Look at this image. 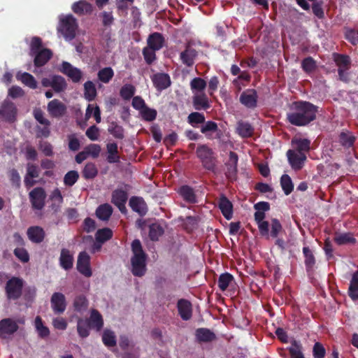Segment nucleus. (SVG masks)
<instances>
[{"mask_svg":"<svg viewBox=\"0 0 358 358\" xmlns=\"http://www.w3.org/2000/svg\"><path fill=\"white\" fill-rule=\"evenodd\" d=\"M34 327L37 331L38 335L41 338H46L50 334L49 329L44 325L42 319L37 316L34 320Z\"/></svg>","mask_w":358,"mask_h":358,"instance_id":"obj_39","label":"nucleus"},{"mask_svg":"<svg viewBox=\"0 0 358 358\" xmlns=\"http://www.w3.org/2000/svg\"><path fill=\"white\" fill-rule=\"evenodd\" d=\"M113 236V231L108 228H103L96 231L95 237L97 242L104 243L110 239Z\"/></svg>","mask_w":358,"mask_h":358,"instance_id":"obj_47","label":"nucleus"},{"mask_svg":"<svg viewBox=\"0 0 358 358\" xmlns=\"http://www.w3.org/2000/svg\"><path fill=\"white\" fill-rule=\"evenodd\" d=\"M51 308L55 313H63L66 308V301L64 294L55 292L50 299Z\"/></svg>","mask_w":358,"mask_h":358,"instance_id":"obj_11","label":"nucleus"},{"mask_svg":"<svg viewBox=\"0 0 358 358\" xmlns=\"http://www.w3.org/2000/svg\"><path fill=\"white\" fill-rule=\"evenodd\" d=\"M85 97L89 101H92L96 95V90L94 83L91 81H87L84 84Z\"/></svg>","mask_w":358,"mask_h":358,"instance_id":"obj_45","label":"nucleus"},{"mask_svg":"<svg viewBox=\"0 0 358 358\" xmlns=\"http://www.w3.org/2000/svg\"><path fill=\"white\" fill-rule=\"evenodd\" d=\"M91 326L87 320L79 318L77 322V331L81 338H86L90 334V329Z\"/></svg>","mask_w":358,"mask_h":358,"instance_id":"obj_37","label":"nucleus"},{"mask_svg":"<svg viewBox=\"0 0 358 358\" xmlns=\"http://www.w3.org/2000/svg\"><path fill=\"white\" fill-rule=\"evenodd\" d=\"M59 71L68 76L73 83H79L83 77V72L67 62H63Z\"/></svg>","mask_w":358,"mask_h":358,"instance_id":"obj_10","label":"nucleus"},{"mask_svg":"<svg viewBox=\"0 0 358 358\" xmlns=\"http://www.w3.org/2000/svg\"><path fill=\"white\" fill-rule=\"evenodd\" d=\"M129 206L134 211L141 216L145 215L148 212L147 204L141 197H131L129 200Z\"/></svg>","mask_w":358,"mask_h":358,"instance_id":"obj_21","label":"nucleus"},{"mask_svg":"<svg viewBox=\"0 0 358 358\" xmlns=\"http://www.w3.org/2000/svg\"><path fill=\"white\" fill-rule=\"evenodd\" d=\"M355 141V137L350 133L342 132L340 134V142L345 147H350Z\"/></svg>","mask_w":358,"mask_h":358,"instance_id":"obj_63","label":"nucleus"},{"mask_svg":"<svg viewBox=\"0 0 358 358\" xmlns=\"http://www.w3.org/2000/svg\"><path fill=\"white\" fill-rule=\"evenodd\" d=\"M15 256L22 262L27 263L29 260V255L24 248L18 247L14 250Z\"/></svg>","mask_w":358,"mask_h":358,"instance_id":"obj_58","label":"nucleus"},{"mask_svg":"<svg viewBox=\"0 0 358 358\" xmlns=\"http://www.w3.org/2000/svg\"><path fill=\"white\" fill-rule=\"evenodd\" d=\"M293 111L287 114L289 122L296 126H304L313 121L316 116V107L309 102H296Z\"/></svg>","mask_w":358,"mask_h":358,"instance_id":"obj_1","label":"nucleus"},{"mask_svg":"<svg viewBox=\"0 0 358 358\" xmlns=\"http://www.w3.org/2000/svg\"><path fill=\"white\" fill-rule=\"evenodd\" d=\"M195 336L199 342L207 343L215 339V334L206 328H199L196 330Z\"/></svg>","mask_w":358,"mask_h":358,"instance_id":"obj_26","label":"nucleus"},{"mask_svg":"<svg viewBox=\"0 0 358 358\" xmlns=\"http://www.w3.org/2000/svg\"><path fill=\"white\" fill-rule=\"evenodd\" d=\"M27 235L32 243H40L45 238V231L41 227L33 226L28 228Z\"/></svg>","mask_w":358,"mask_h":358,"instance_id":"obj_17","label":"nucleus"},{"mask_svg":"<svg viewBox=\"0 0 358 358\" xmlns=\"http://www.w3.org/2000/svg\"><path fill=\"white\" fill-rule=\"evenodd\" d=\"M147 43V45H163L164 40L161 34L155 32L149 36Z\"/></svg>","mask_w":358,"mask_h":358,"instance_id":"obj_62","label":"nucleus"},{"mask_svg":"<svg viewBox=\"0 0 358 358\" xmlns=\"http://www.w3.org/2000/svg\"><path fill=\"white\" fill-rule=\"evenodd\" d=\"M206 87V83L200 78H195L190 82V87L193 94L202 93Z\"/></svg>","mask_w":358,"mask_h":358,"instance_id":"obj_41","label":"nucleus"},{"mask_svg":"<svg viewBox=\"0 0 358 358\" xmlns=\"http://www.w3.org/2000/svg\"><path fill=\"white\" fill-rule=\"evenodd\" d=\"M47 109L50 115L59 117L64 114L66 106L58 99H53L48 103Z\"/></svg>","mask_w":358,"mask_h":358,"instance_id":"obj_16","label":"nucleus"},{"mask_svg":"<svg viewBox=\"0 0 358 358\" xmlns=\"http://www.w3.org/2000/svg\"><path fill=\"white\" fill-rule=\"evenodd\" d=\"M108 157L107 160L109 163L117 162L120 159L118 155V147L115 143H110L106 145Z\"/></svg>","mask_w":358,"mask_h":358,"instance_id":"obj_35","label":"nucleus"},{"mask_svg":"<svg viewBox=\"0 0 358 358\" xmlns=\"http://www.w3.org/2000/svg\"><path fill=\"white\" fill-rule=\"evenodd\" d=\"M349 296L353 300H356L358 299V273H355L352 275V280L350 281L349 289H348Z\"/></svg>","mask_w":358,"mask_h":358,"instance_id":"obj_42","label":"nucleus"},{"mask_svg":"<svg viewBox=\"0 0 358 358\" xmlns=\"http://www.w3.org/2000/svg\"><path fill=\"white\" fill-rule=\"evenodd\" d=\"M345 38L352 45H356L358 43V32L354 29H347Z\"/></svg>","mask_w":358,"mask_h":358,"instance_id":"obj_64","label":"nucleus"},{"mask_svg":"<svg viewBox=\"0 0 358 358\" xmlns=\"http://www.w3.org/2000/svg\"><path fill=\"white\" fill-rule=\"evenodd\" d=\"M188 122L192 126V127H197L199 124L203 123L205 121V117L203 114L198 113V112H194L190 113L188 115L187 117Z\"/></svg>","mask_w":358,"mask_h":358,"instance_id":"obj_51","label":"nucleus"},{"mask_svg":"<svg viewBox=\"0 0 358 358\" xmlns=\"http://www.w3.org/2000/svg\"><path fill=\"white\" fill-rule=\"evenodd\" d=\"M59 264L65 270H69L73 265V257L67 249H62L59 257Z\"/></svg>","mask_w":358,"mask_h":358,"instance_id":"obj_25","label":"nucleus"},{"mask_svg":"<svg viewBox=\"0 0 358 358\" xmlns=\"http://www.w3.org/2000/svg\"><path fill=\"white\" fill-rule=\"evenodd\" d=\"M142 117L148 122L153 121L157 117V111L147 106L140 112Z\"/></svg>","mask_w":358,"mask_h":358,"instance_id":"obj_55","label":"nucleus"},{"mask_svg":"<svg viewBox=\"0 0 358 358\" xmlns=\"http://www.w3.org/2000/svg\"><path fill=\"white\" fill-rule=\"evenodd\" d=\"M76 266L78 271L85 277L92 276L90 257L86 252H81L78 255Z\"/></svg>","mask_w":358,"mask_h":358,"instance_id":"obj_9","label":"nucleus"},{"mask_svg":"<svg viewBox=\"0 0 358 358\" xmlns=\"http://www.w3.org/2000/svg\"><path fill=\"white\" fill-rule=\"evenodd\" d=\"M196 155L206 169L210 171L215 170V158L210 148L204 145H200L196 149Z\"/></svg>","mask_w":358,"mask_h":358,"instance_id":"obj_6","label":"nucleus"},{"mask_svg":"<svg viewBox=\"0 0 358 358\" xmlns=\"http://www.w3.org/2000/svg\"><path fill=\"white\" fill-rule=\"evenodd\" d=\"M91 327L99 331L103 325V321L101 315L96 310H92L90 319L88 320Z\"/></svg>","mask_w":358,"mask_h":358,"instance_id":"obj_31","label":"nucleus"},{"mask_svg":"<svg viewBox=\"0 0 358 358\" xmlns=\"http://www.w3.org/2000/svg\"><path fill=\"white\" fill-rule=\"evenodd\" d=\"M112 213L113 208L108 203L99 206L96 210V215L98 218L103 221L108 220L111 216Z\"/></svg>","mask_w":358,"mask_h":358,"instance_id":"obj_34","label":"nucleus"},{"mask_svg":"<svg viewBox=\"0 0 358 358\" xmlns=\"http://www.w3.org/2000/svg\"><path fill=\"white\" fill-rule=\"evenodd\" d=\"M78 28L77 20L71 15H60L59 16L58 32L65 38L66 42L72 40Z\"/></svg>","mask_w":358,"mask_h":358,"instance_id":"obj_4","label":"nucleus"},{"mask_svg":"<svg viewBox=\"0 0 358 358\" xmlns=\"http://www.w3.org/2000/svg\"><path fill=\"white\" fill-rule=\"evenodd\" d=\"M238 155L233 152L229 153V159L227 164V170L226 175L230 180H234L237 173Z\"/></svg>","mask_w":358,"mask_h":358,"instance_id":"obj_22","label":"nucleus"},{"mask_svg":"<svg viewBox=\"0 0 358 358\" xmlns=\"http://www.w3.org/2000/svg\"><path fill=\"white\" fill-rule=\"evenodd\" d=\"M303 252L305 256V263L308 268H311L315 264V257L313 252L308 247L303 248Z\"/></svg>","mask_w":358,"mask_h":358,"instance_id":"obj_61","label":"nucleus"},{"mask_svg":"<svg viewBox=\"0 0 358 358\" xmlns=\"http://www.w3.org/2000/svg\"><path fill=\"white\" fill-rule=\"evenodd\" d=\"M163 234L162 228L157 224H153L150 227L149 236L151 240L157 241Z\"/></svg>","mask_w":358,"mask_h":358,"instance_id":"obj_60","label":"nucleus"},{"mask_svg":"<svg viewBox=\"0 0 358 358\" xmlns=\"http://www.w3.org/2000/svg\"><path fill=\"white\" fill-rule=\"evenodd\" d=\"M287 156L292 168L296 171L301 169L306 160V154L297 153L294 150H288Z\"/></svg>","mask_w":358,"mask_h":358,"instance_id":"obj_13","label":"nucleus"},{"mask_svg":"<svg viewBox=\"0 0 358 358\" xmlns=\"http://www.w3.org/2000/svg\"><path fill=\"white\" fill-rule=\"evenodd\" d=\"M193 105L196 110L207 109L210 107L208 98L203 92L194 94Z\"/></svg>","mask_w":358,"mask_h":358,"instance_id":"obj_27","label":"nucleus"},{"mask_svg":"<svg viewBox=\"0 0 358 358\" xmlns=\"http://www.w3.org/2000/svg\"><path fill=\"white\" fill-rule=\"evenodd\" d=\"M233 279V276L228 273L221 274L217 282L218 287L222 291L226 290Z\"/></svg>","mask_w":358,"mask_h":358,"instance_id":"obj_48","label":"nucleus"},{"mask_svg":"<svg viewBox=\"0 0 358 358\" xmlns=\"http://www.w3.org/2000/svg\"><path fill=\"white\" fill-rule=\"evenodd\" d=\"M162 46H145L143 50L145 61L150 64L155 59V51L158 50Z\"/></svg>","mask_w":358,"mask_h":358,"instance_id":"obj_46","label":"nucleus"},{"mask_svg":"<svg viewBox=\"0 0 358 358\" xmlns=\"http://www.w3.org/2000/svg\"><path fill=\"white\" fill-rule=\"evenodd\" d=\"M178 310L180 316L183 320H189L192 317V304L185 299H180L178 302Z\"/></svg>","mask_w":358,"mask_h":358,"instance_id":"obj_23","label":"nucleus"},{"mask_svg":"<svg viewBox=\"0 0 358 358\" xmlns=\"http://www.w3.org/2000/svg\"><path fill=\"white\" fill-rule=\"evenodd\" d=\"M88 305L87 299L82 294L76 296L73 303L74 310L80 313H84L87 309Z\"/></svg>","mask_w":358,"mask_h":358,"instance_id":"obj_30","label":"nucleus"},{"mask_svg":"<svg viewBox=\"0 0 358 358\" xmlns=\"http://www.w3.org/2000/svg\"><path fill=\"white\" fill-rule=\"evenodd\" d=\"M257 93L254 90H247L240 96V101L248 108H253L257 104Z\"/></svg>","mask_w":358,"mask_h":358,"instance_id":"obj_18","label":"nucleus"},{"mask_svg":"<svg viewBox=\"0 0 358 358\" xmlns=\"http://www.w3.org/2000/svg\"><path fill=\"white\" fill-rule=\"evenodd\" d=\"M17 108L14 103L5 100L0 106V121L13 122L16 119Z\"/></svg>","mask_w":358,"mask_h":358,"instance_id":"obj_8","label":"nucleus"},{"mask_svg":"<svg viewBox=\"0 0 358 358\" xmlns=\"http://www.w3.org/2000/svg\"><path fill=\"white\" fill-rule=\"evenodd\" d=\"M79 177L78 173L76 171H69L64 178V182L66 186L73 185Z\"/></svg>","mask_w":358,"mask_h":358,"instance_id":"obj_57","label":"nucleus"},{"mask_svg":"<svg viewBox=\"0 0 358 358\" xmlns=\"http://www.w3.org/2000/svg\"><path fill=\"white\" fill-rule=\"evenodd\" d=\"M98 170L93 163H87L83 171V176L86 179H92L96 176Z\"/></svg>","mask_w":358,"mask_h":358,"instance_id":"obj_49","label":"nucleus"},{"mask_svg":"<svg viewBox=\"0 0 358 358\" xmlns=\"http://www.w3.org/2000/svg\"><path fill=\"white\" fill-rule=\"evenodd\" d=\"M152 80L159 90H164L171 85L170 77L166 73H157L152 76Z\"/></svg>","mask_w":358,"mask_h":358,"instance_id":"obj_24","label":"nucleus"},{"mask_svg":"<svg viewBox=\"0 0 358 358\" xmlns=\"http://www.w3.org/2000/svg\"><path fill=\"white\" fill-rule=\"evenodd\" d=\"M335 242L338 245H345L355 241V238L349 233L338 234L334 237Z\"/></svg>","mask_w":358,"mask_h":358,"instance_id":"obj_53","label":"nucleus"},{"mask_svg":"<svg viewBox=\"0 0 358 358\" xmlns=\"http://www.w3.org/2000/svg\"><path fill=\"white\" fill-rule=\"evenodd\" d=\"M236 130L238 134L243 138L249 137L253 133L252 126L249 123L244 122H239L238 123Z\"/></svg>","mask_w":358,"mask_h":358,"instance_id":"obj_40","label":"nucleus"},{"mask_svg":"<svg viewBox=\"0 0 358 358\" xmlns=\"http://www.w3.org/2000/svg\"><path fill=\"white\" fill-rule=\"evenodd\" d=\"M71 8L78 15L89 14L92 11V5L85 1H79L73 3Z\"/></svg>","mask_w":358,"mask_h":358,"instance_id":"obj_28","label":"nucleus"},{"mask_svg":"<svg viewBox=\"0 0 358 358\" xmlns=\"http://www.w3.org/2000/svg\"><path fill=\"white\" fill-rule=\"evenodd\" d=\"M25 323L24 317H5L0 320V338L11 340Z\"/></svg>","mask_w":358,"mask_h":358,"instance_id":"obj_2","label":"nucleus"},{"mask_svg":"<svg viewBox=\"0 0 358 358\" xmlns=\"http://www.w3.org/2000/svg\"><path fill=\"white\" fill-rule=\"evenodd\" d=\"M310 141L307 138H301L295 137L292 140V149L297 153L306 154L310 150Z\"/></svg>","mask_w":358,"mask_h":358,"instance_id":"obj_19","label":"nucleus"},{"mask_svg":"<svg viewBox=\"0 0 358 358\" xmlns=\"http://www.w3.org/2000/svg\"><path fill=\"white\" fill-rule=\"evenodd\" d=\"M282 188L286 195L289 194L293 190V184L288 175H283L280 179Z\"/></svg>","mask_w":358,"mask_h":358,"instance_id":"obj_52","label":"nucleus"},{"mask_svg":"<svg viewBox=\"0 0 358 358\" xmlns=\"http://www.w3.org/2000/svg\"><path fill=\"white\" fill-rule=\"evenodd\" d=\"M256 212L255 213V220L256 222L264 221L265 218V212L269 210V205L266 202H259L255 205Z\"/></svg>","mask_w":358,"mask_h":358,"instance_id":"obj_33","label":"nucleus"},{"mask_svg":"<svg viewBox=\"0 0 358 358\" xmlns=\"http://www.w3.org/2000/svg\"><path fill=\"white\" fill-rule=\"evenodd\" d=\"M218 206L223 216L228 220L233 216V205L231 202L224 196H222L218 201Z\"/></svg>","mask_w":358,"mask_h":358,"instance_id":"obj_20","label":"nucleus"},{"mask_svg":"<svg viewBox=\"0 0 358 358\" xmlns=\"http://www.w3.org/2000/svg\"><path fill=\"white\" fill-rule=\"evenodd\" d=\"M333 59L338 67V73L341 80L348 82L349 74L348 71L350 68L351 61L348 56L338 53L333 54Z\"/></svg>","mask_w":358,"mask_h":358,"instance_id":"obj_5","label":"nucleus"},{"mask_svg":"<svg viewBox=\"0 0 358 358\" xmlns=\"http://www.w3.org/2000/svg\"><path fill=\"white\" fill-rule=\"evenodd\" d=\"M128 196L127 192L120 189H115L112 193V203L115 205L122 213L126 212V202Z\"/></svg>","mask_w":358,"mask_h":358,"instance_id":"obj_14","label":"nucleus"},{"mask_svg":"<svg viewBox=\"0 0 358 358\" xmlns=\"http://www.w3.org/2000/svg\"><path fill=\"white\" fill-rule=\"evenodd\" d=\"M102 341L107 347H113L116 345V336L113 331L106 329L102 335Z\"/></svg>","mask_w":358,"mask_h":358,"instance_id":"obj_44","label":"nucleus"},{"mask_svg":"<svg viewBox=\"0 0 358 358\" xmlns=\"http://www.w3.org/2000/svg\"><path fill=\"white\" fill-rule=\"evenodd\" d=\"M196 55V51L189 47L184 52H181L180 59L183 64L187 66H191L194 64Z\"/></svg>","mask_w":358,"mask_h":358,"instance_id":"obj_32","label":"nucleus"},{"mask_svg":"<svg viewBox=\"0 0 358 358\" xmlns=\"http://www.w3.org/2000/svg\"><path fill=\"white\" fill-rule=\"evenodd\" d=\"M108 131L116 138L122 139L124 138V129L122 127L115 122H111L110 124Z\"/></svg>","mask_w":358,"mask_h":358,"instance_id":"obj_50","label":"nucleus"},{"mask_svg":"<svg viewBox=\"0 0 358 358\" xmlns=\"http://www.w3.org/2000/svg\"><path fill=\"white\" fill-rule=\"evenodd\" d=\"M133 257H131V272L136 276H142L146 271V255L142 250L141 242L134 240L131 244Z\"/></svg>","mask_w":358,"mask_h":358,"instance_id":"obj_3","label":"nucleus"},{"mask_svg":"<svg viewBox=\"0 0 358 358\" xmlns=\"http://www.w3.org/2000/svg\"><path fill=\"white\" fill-rule=\"evenodd\" d=\"M23 280L19 278L13 277L6 283V292L9 299H17L21 294Z\"/></svg>","mask_w":358,"mask_h":358,"instance_id":"obj_7","label":"nucleus"},{"mask_svg":"<svg viewBox=\"0 0 358 358\" xmlns=\"http://www.w3.org/2000/svg\"><path fill=\"white\" fill-rule=\"evenodd\" d=\"M16 78L31 89L37 87V83L32 75L28 73L17 72Z\"/></svg>","mask_w":358,"mask_h":358,"instance_id":"obj_29","label":"nucleus"},{"mask_svg":"<svg viewBox=\"0 0 358 358\" xmlns=\"http://www.w3.org/2000/svg\"><path fill=\"white\" fill-rule=\"evenodd\" d=\"M303 69L308 73L313 72L316 69V62L310 57L304 59L301 64Z\"/></svg>","mask_w":358,"mask_h":358,"instance_id":"obj_56","label":"nucleus"},{"mask_svg":"<svg viewBox=\"0 0 358 358\" xmlns=\"http://www.w3.org/2000/svg\"><path fill=\"white\" fill-rule=\"evenodd\" d=\"M45 192L43 188L36 187L29 193L30 200L34 208L41 210L45 205Z\"/></svg>","mask_w":358,"mask_h":358,"instance_id":"obj_12","label":"nucleus"},{"mask_svg":"<svg viewBox=\"0 0 358 358\" xmlns=\"http://www.w3.org/2000/svg\"><path fill=\"white\" fill-rule=\"evenodd\" d=\"M179 193L186 201L189 203L196 202V197L194 192L190 187L187 185L181 187L180 188Z\"/></svg>","mask_w":358,"mask_h":358,"instance_id":"obj_38","label":"nucleus"},{"mask_svg":"<svg viewBox=\"0 0 358 358\" xmlns=\"http://www.w3.org/2000/svg\"><path fill=\"white\" fill-rule=\"evenodd\" d=\"M113 74L114 73L113 69L110 67H106L99 71L98 76L101 81L107 83L113 78Z\"/></svg>","mask_w":358,"mask_h":358,"instance_id":"obj_54","label":"nucleus"},{"mask_svg":"<svg viewBox=\"0 0 358 358\" xmlns=\"http://www.w3.org/2000/svg\"><path fill=\"white\" fill-rule=\"evenodd\" d=\"M135 93V87L129 84L124 85L120 90L121 96L126 100L129 99Z\"/></svg>","mask_w":358,"mask_h":358,"instance_id":"obj_59","label":"nucleus"},{"mask_svg":"<svg viewBox=\"0 0 358 358\" xmlns=\"http://www.w3.org/2000/svg\"><path fill=\"white\" fill-rule=\"evenodd\" d=\"M52 89L56 92H60L66 89L67 84L65 79L61 76H53Z\"/></svg>","mask_w":358,"mask_h":358,"instance_id":"obj_43","label":"nucleus"},{"mask_svg":"<svg viewBox=\"0 0 358 358\" xmlns=\"http://www.w3.org/2000/svg\"><path fill=\"white\" fill-rule=\"evenodd\" d=\"M40 47L41 46H34L31 50L33 53H37L34 59L35 65L37 66L44 65L52 55V52L49 49L39 50Z\"/></svg>","mask_w":358,"mask_h":358,"instance_id":"obj_15","label":"nucleus"},{"mask_svg":"<svg viewBox=\"0 0 358 358\" xmlns=\"http://www.w3.org/2000/svg\"><path fill=\"white\" fill-rule=\"evenodd\" d=\"M39 174V170L37 166H35L31 164H27V176L24 178V182L27 186H32L34 185V182L32 180L33 178H37Z\"/></svg>","mask_w":358,"mask_h":358,"instance_id":"obj_36","label":"nucleus"}]
</instances>
